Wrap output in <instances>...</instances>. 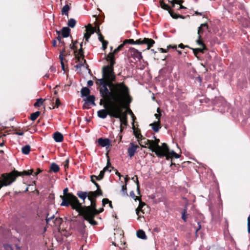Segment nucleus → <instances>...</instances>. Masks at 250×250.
Wrapping results in <instances>:
<instances>
[{
    "instance_id": "1",
    "label": "nucleus",
    "mask_w": 250,
    "mask_h": 250,
    "mask_svg": "<svg viewBox=\"0 0 250 250\" xmlns=\"http://www.w3.org/2000/svg\"><path fill=\"white\" fill-rule=\"evenodd\" d=\"M101 97L100 104L104 103H114L129 105L131 99L129 95L128 87L124 83H109L101 86L99 89Z\"/></svg>"
},
{
    "instance_id": "2",
    "label": "nucleus",
    "mask_w": 250,
    "mask_h": 250,
    "mask_svg": "<svg viewBox=\"0 0 250 250\" xmlns=\"http://www.w3.org/2000/svg\"><path fill=\"white\" fill-rule=\"evenodd\" d=\"M104 109H101L97 112L98 117L101 119H105L107 115L110 117L115 118H119L121 122V129H122V123L124 122V118L122 117L123 111L122 107H125V104H120L114 103H104Z\"/></svg>"
},
{
    "instance_id": "3",
    "label": "nucleus",
    "mask_w": 250,
    "mask_h": 250,
    "mask_svg": "<svg viewBox=\"0 0 250 250\" xmlns=\"http://www.w3.org/2000/svg\"><path fill=\"white\" fill-rule=\"evenodd\" d=\"M156 145L157 146V148L151 147L149 148V149L152 152H154L157 157L159 158L166 157L167 159H168L169 156L167 154L169 153V149L167 145L165 143H163L162 144V146H160L159 145Z\"/></svg>"
},
{
    "instance_id": "4",
    "label": "nucleus",
    "mask_w": 250,
    "mask_h": 250,
    "mask_svg": "<svg viewBox=\"0 0 250 250\" xmlns=\"http://www.w3.org/2000/svg\"><path fill=\"white\" fill-rule=\"evenodd\" d=\"M15 181V176L13 173H5L1 175L0 177V189L3 187L11 185Z\"/></svg>"
},
{
    "instance_id": "5",
    "label": "nucleus",
    "mask_w": 250,
    "mask_h": 250,
    "mask_svg": "<svg viewBox=\"0 0 250 250\" xmlns=\"http://www.w3.org/2000/svg\"><path fill=\"white\" fill-rule=\"evenodd\" d=\"M68 198L70 203V205L71 206L72 208L77 210L80 215L82 214L83 206L80 203L77 197L72 193H69L68 194Z\"/></svg>"
},
{
    "instance_id": "6",
    "label": "nucleus",
    "mask_w": 250,
    "mask_h": 250,
    "mask_svg": "<svg viewBox=\"0 0 250 250\" xmlns=\"http://www.w3.org/2000/svg\"><path fill=\"white\" fill-rule=\"evenodd\" d=\"M102 75L109 83H113L115 81V75L113 68H110L109 65H105L103 67Z\"/></svg>"
},
{
    "instance_id": "7",
    "label": "nucleus",
    "mask_w": 250,
    "mask_h": 250,
    "mask_svg": "<svg viewBox=\"0 0 250 250\" xmlns=\"http://www.w3.org/2000/svg\"><path fill=\"white\" fill-rule=\"evenodd\" d=\"M81 215L84 218L85 220L88 221L91 225L95 226L97 225V222L93 220L95 215L93 213H92V212H91L89 208L86 210L85 213H82V214Z\"/></svg>"
},
{
    "instance_id": "8",
    "label": "nucleus",
    "mask_w": 250,
    "mask_h": 250,
    "mask_svg": "<svg viewBox=\"0 0 250 250\" xmlns=\"http://www.w3.org/2000/svg\"><path fill=\"white\" fill-rule=\"evenodd\" d=\"M38 215L41 220H45L47 224H48L49 222L53 219L55 217L54 214L50 217H49V213L46 209L40 210L38 213Z\"/></svg>"
},
{
    "instance_id": "9",
    "label": "nucleus",
    "mask_w": 250,
    "mask_h": 250,
    "mask_svg": "<svg viewBox=\"0 0 250 250\" xmlns=\"http://www.w3.org/2000/svg\"><path fill=\"white\" fill-rule=\"evenodd\" d=\"M95 99V97L93 95L86 97V98L84 99L85 102L83 105V109H89L90 108V105L95 106L96 105Z\"/></svg>"
},
{
    "instance_id": "10",
    "label": "nucleus",
    "mask_w": 250,
    "mask_h": 250,
    "mask_svg": "<svg viewBox=\"0 0 250 250\" xmlns=\"http://www.w3.org/2000/svg\"><path fill=\"white\" fill-rule=\"evenodd\" d=\"M135 44H146L147 45V49H149L155 43V42L151 39L145 38L143 40L141 39L135 41Z\"/></svg>"
},
{
    "instance_id": "11",
    "label": "nucleus",
    "mask_w": 250,
    "mask_h": 250,
    "mask_svg": "<svg viewBox=\"0 0 250 250\" xmlns=\"http://www.w3.org/2000/svg\"><path fill=\"white\" fill-rule=\"evenodd\" d=\"M129 51L131 57L137 61H140L142 59L143 56L142 53L138 50L131 47L129 48Z\"/></svg>"
},
{
    "instance_id": "12",
    "label": "nucleus",
    "mask_w": 250,
    "mask_h": 250,
    "mask_svg": "<svg viewBox=\"0 0 250 250\" xmlns=\"http://www.w3.org/2000/svg\"><path fill=\"white\" fill-rule=\"evenodd\" d=\"M84 218L83 217L82 221H76L75 222V229L81 234H83L85 232V226L84 224Z\"/></svg>"
},
{
    "instance_id": "13",
    "label": "nucleus",
    "mask_w": 250,
    "mask_h": 250,
    "mask_svg": "<svg viewBox=\"0 0 250 250\" xmlns=\"http://www.w3.org/2000/svg\"><path fill=\"white\" fill-rule=\"evenodd\" d=\"M138 148L137 145H134L133 143H130V146L127 149V153L130 158H132Z\"/></svg>"
},
{
    "instance_id": "14",
    "label": "nucleus",
    "mask_w": 250,
    "mask_h": 250,
    "mask_svg": "<svg viewBox=\"0 0 250 250\" xmlns=\"http://www.w3.org/2000/svg\"><path fill=\"white\" fill-rule=\"evenodd\" d=\"M10 173H13V175L15 176V180L16 178L19 176L22 175H30L33 173V170L31 169L28 171H24L22 172H19L17 170H14Z\"/></svg>"
},
{
    "instance_id": "15",
    "label": "nucleus",
    "mask_w": 250,
    "mask_h": 250,
    "mask_svg": "<svg viewBox=\"0 0 250 250\" xmlns=\"http://www.w3.org/2000/svg\"><path fill=\"white\" fill-rule=\"evenodd\" d=\"M97 190H99V194H97V191H90L88 193L87 196L89 200H95L97 196L102 195L103 192L100 188Z\"/></svg>"
},
{
    "instance_id": "16",
    "label": "nucleus",
    "mask_w": 250,
    "mask_h": 250,
    "mask_svg": "<svg viewBox=\"0 0 250 250\" xmlns=\"http://www.w3.org/2000/svg\"><path fill=\"white\" fill-rule=\"evenodd\" d=\"M97 142L102 147L109 146L110 145V140L108 138H100L98 139Z\"/></svg>"
},
{
    "instance_id": "17",
    "label": "nucleus",
    "mask_w": 250,
    "mask_h": 250,
    "mask_svg": "<svg viewBox=\"0 0 250 250\" xmlns=\"http://www.w3.org/2000/svg\"><path fill=\"white\" fill-rule=\"evenodd\" d=\"M90 202L91 206H83V212L82 213H85L86 210L89 208L90 210L92 212V213L94 214V212L96 211V204L95 203V200H89Z\"/></svg>"
},
{
    "instance_id": "18",
    "label": "nucleus",
    "mask_w": 250,
    "mask_h": 250,
    "mask_svg": "<svg viewBox=\"0 0 250 250\" xmlns=\"http://www.w3.org/2000/svg\"><path fill=\"white\" fill-rule=\"evenodd\" d=\"M53 138L56 142L60 143L63 140V135L59 132H56L53 134Z\"/></svg>"
},
{
    "instance_id": "19",
    "label": "nucleus",
    "mask_w": 250,
    "mask_h": 250,
    "mask_svg": "<svg viewBox=\"0 0 250 250\" xmlns=\"http://www.w3.org/2000/svg\"><path fill=\"white\" fill-rule=\"evenodd\" d=\"M204 29H208V25L206 23L201 24L200 26L198 27V35L199 36V39H201V34L203 33Z\"/></svg>"
},
{
    "instance_id": "20",
    "label": "nucleus",
    "mask_w": 250,
    "mask_h": 250,
    "mask_svg": "<svg viewBox=\"0 0 250 250\" xmlns=\"http://www.w3.org/2000/svg\"><path fill=\"white\" fill-rule=\"evenodd\" d=\"M60 197L62 199V202L61 204V206L68 207L70 205L69 199L68 198V195L67 197L61 195Z\"/></svg>"
},
{
    "instance_id": "21",
    "label": "nucleus",
    "mask_w": 250,
    "mask_h": 250,
    "mask_svg": "<svg viewBox=\"0 0 250 250\" xmlns=\"http://www.w3.org/2000/svg\"><path fill=\"white\" fill-rule=\"evenodd\" d=\"M62 32L63 38H67L70 35V29L68 27H63L62 29Z\"/></svg>"
},
{
    "instance_id": "22",
    "label": "nucleus",
    "mask_w": 250,
    "mask_h": 250,
    "mask_svg": "<svg viewBox=\"0 0 250 250\" xmlns=\"http://www.w3.org/2000/svg\"><path fill=\"white\" fill-rule=\"evenodd\" d=\"M90 92V90L87 87H83L81 90V97H86L89 96Z\"/></svg>"
},
{
    "instance_id": "23",
    "label": "nucleus",
    "mask_w": 250,
    "mask_h": 250,
    "mask_svg": "<svg viewBox=\"0 0 250 250\" xmlns=\"http://www.w3.org/2000/svg\"><path fill=\"white\" fill-rule=\"evenodd\" d=\"M86 31L88 34L92 35L96 32V29L94 28L90 24L86 26Z\"/></svg>"
},
{
    "instance_id": "24",
    "label": "nucleus",
    "mask_w": 250,
    "mask_h": 250,
    "mask_svg": "<svg viewBox=\"0 0 250 250\" xmlns=\"http://www.w3.org/2000/svg\"><path fill=\"white\" fill-rule=\"evenodd\" d=\"M77 194L80 199L83 201H84L87 197H88V193L85 191H78Z\"/></svg>"
},
{
    "instance_id": "25",
    "label": "nucleus",
    "mask_w": 250,
    "mask_h": 250,
    "mask_svg": "<svg viewBox=\"0 0 250 250\" xmlns=\"http://www.w3.org/2000/svg\"><path fill=\"white\" fill-rule=\"evenodd\" d=\"M136 235L139 238L142 239H146V238L145 232L142 229H140L137 231Z\"/></svg>"
},
{
    "instance_id": "26",
    "label": "nucleus",
    "mask_w": 250,
    "mask_h": 250,
    "mask_svg": "<svg viewBox=\"0 0 250 250\" xmlns=\"http://www.w3.org/2000/svg\"><path fill=\"white\" fill-rule=\"evenodd\" d=\"M70 9V7L68 4H65L62 8V14L68 16V11Z\"/></svg>"
},
{
    "instance_id": "27",
    "label": "nucleus",
    "mask_w": 250,
    "mask_h": 250,
    "mask_svg": "<svg viewBox=\"0 0 250 250\" xmlns=\"http://www.w3.org/2000/svg\"><path fill=\"white\" fill-rule=\"evenodd\" d=\"M110 168H113V167L111 166L110 163V159L108 158L106 166L104 168V169L102 171H104V173H105V172L107 171L110 172L111 171V169H109Z\"/></svg>"
},
{
    "instance_id": "28",
    "label": "nucleus",
    "mask_w": 250,
    "mask_h": 250,
    "mask_svg": "<svg viewBox=\"0 0 250 250\" xmlns=\"http://www.w3.org/2000/svg\"><path fill=\"white\" fill-rule=\"evenodd\" d=\"M127 178H125V184L123 185L122 187V192L123 196L127 197L128 196L127 192V188H126V182L127 181Z\"/></svg>"
},
{
    "instance_id": "29",
    "label": "nucleus",
    "mask_w": 250,
    "mask_h": 250,
    "mask_svg": "<svg viewBox=\"0 0 250 250\" xmlns=\"http://www.w3.org/2000/svg\"><path fill=\"white\" fill-rule=\"evenodd\" d=\"M30 146L29 145H26L22 147L21 152L23 154L27 155L30 152Z\"/></svg>"
},
{
    "instance_id": "30",
    "label": "nucleus",
    "mask_w": 250,
    "mask_h": 250,
    "mask_svg": "<svg viewBox=\"0 0 250 250\" xmlns=\"http://www.w3.org/2000/svg\"><path fill=\"white\" fill-rule=\"evenodd\" d=\"M50 169L54 172L56 173L59 171L60 167L58 165L55 163H53L50 166Z\"/></svg>"
},
{
    "instance_id": "31",
    "label": "nucleus",
    "mask_w": 250,
    "mask_h": 250,
    "mask_svg": "<svg viewBox=\"0 0 250 250\" xmlns=\"http://www.w3.org/2000/svg\"><path fill=\"white\" fill-rule=\"evenodd\" d=\"M187 207H185V208L183 209L182 212V219L183 220V221L186 222L187 220Z\"/></svg>"
},
{
    "instance_id": "32",
    "label": "nucleus",
    "mask_w": 250,
    "mask_h": 250,
    "mask_svg": "<svg viewBox=\"0 0 250 250\" xmlns=\"http://www.w3.org/2000/svg\"><path fill=\"white\" fill-rule=\"evenodd\" d=\"M76 21L74 19L71 18L68 21L67 25L71 28H73L75 26Z\"/></svg>"
},
{
    "instance_id": "33",
    "label": "nucleus",
    "mask_w": 250,
    "mask_h": 250,
    "mask_svg": "<svg viewBox=\"0 0 250 250\" xmlns=\"http://www.w3.org/2000/svg\"><path fill=\"white\" fill-rule=\"evenodd\" d=\"M190 49H192L193 50V52L194 54V55L197 57L198 58V56H197V54L199 53V52H202V53H204V50H205V49H204V48H203L202 49V48H190Z\"/></svg>"
},
{
    "instance_id": "34",
    "label": "nucleus",
    "mask_w": 250,
    "mask_h": 250,
    "mask_svg": "<svg viewBox=\"0 0 250 250\" xmlns=\"http://www.w3.org/2000/svg\"><path fill=\"white\" fill-rule=\"evenodd\" d=\"M142 142L144 143L146 145H147L149 146H152V141L147 139L145 138H143L142 139Z\"/></svg>"
},
{
    "instance_id": "35",
    "label": "nucleus",
    "mask_w": 250,
    "mask_h": 250,
    "mask_svg": "<svg viewBox=\"0 0 250 250\" xmlns=\"http://www.w3.org/2000/svg\"><path fill=\"white\" fill-rule=\"evenodd\" d=\"M153 137L155 138V141H152V146L148 147V149H149V148H151V147L157 148V146L156 145H159L160 140H159V139H156L155 136H154Z\"/></svg>"
},
{
    "instance_id": "36",
    "label": "nucleus",
    "mask_w": 250,
    "mask_h": 250,
    "mask_svg": "<svg viewBox=\"0 0 250 250\" xmlns=\"http://www.w3.org/2000/svg\"><path fill=\"white\" fill-rule=\"evenodd\" d=\"M45 100H43L42 98H39L37 100V102L34 104V106L35 107H40L41 106L43 103V102Z\"/></svg>"
},
{
    "instance_id": "37",
    "label": "nucleus",
    "mask_w": 250,
    "mask_h": 250,
    "mask_svg": "<svg viewBox=\"0 0 250 250\" xmlns=\"http://www.w3.org/2000/svg\"><path fill=\"white\" fill-rule=\"evenodd\" d=\"M40 111H36L35 112L31 114L30 116V119L32 121H35L40 115Z\"/></svg>"
},
{
    "instance_id": "38",
    "label": "nucleus",
    "mask_w": 250,
    "mask_h": 250,
    "mask_svg": "<svg viewBox=\"0 0 250 250\" xmlns=\"http://www.w3.org/2000/svg\"><path fill=\"white\" fill-rule=\"evenodd\" d=\"M100 83V84L102 86L103 85H105L106 84L109 83L108 81H107L106 78L103 76L102 79H99L98 80Z\"/></svg>"
},
{
    "instance_id": "39",
    "label": "nucleus",
    "mask_w": 250,
    "mask_h": 250,
    "mask_svg": "<svg viewBox=\"0 0 250 250\" xmlns=\"http://www.w3.org/2000/svg\"><path fill=\"white\" fill-rule=\"evenodd\" d=\"M150 125L151 126L152 129L154 132H157L159 131L160 126L158 125H156L155 123L151 124Z\"/></svg>"
},
{
    "instance_id": "40",
    "label": "nucleus",
    "mask_w": 250,
    "mask_h": 250,
    "mask_svg": "<svg viewBox=\"0 0 250 250\" xmlns=\"http://www.w3.org/2000/svg\"><path fill=\"white\" fill-rule=\"evenodd\" d=\"M95 176H96L95 175H91L90 176V178H91V181L96 186V188H97V189H99V188H100V186L99 185V184L96 182L95 180L93 179L94 178H95Z\"/></svg>"
},
{
    "instance_id": "41",
    "label": "nucleus",
    "mask_w": 250,
    "mask_h": 250,
    "mask_svg": "<svg viewBox=\"0 0 250 250\" xmlns=\"http://www.w3.org/2000/svg\"><path fill=\"white\" fill-rule=\"evenodd\" d=\"M169 13L170 15L175 19H178L179 17H181L180 16L178 15L176 13H175L173 11H172L171 10H169Z\"/></svg>"
},
{
    "instance_id": "42",
    "label": "nucleus",
    "mask_w": 250,
    "mask_h": 250,
    "mask_svg": "<svg viewBox=\"0 0 250 250\" xmlns=\"http://www.w3.org/2000/svg\"><path fill=\"white\" fill-rule=\"evenodd\" d=\"M104 174V171H101L99 175L98 176H95V178L97 180H101L103 178Z\"/></svg>"
},
{
    "instance_id": "43",
    "label": "nucleus",
    "mask_w": 250,
    "mask_h": 250,
    "mask_svg": "<svg viewBox=\"0 0 250 250\" xmlns=\"http://www.w3.org/2000/svg\"><path fill=\"white\" fill-rule=\"evenodd\" d=\"M125 45V43L123 42V43L120 44L117 48H116L113 52H112L113 53H114V54H115L116 53H117V52H118L119 51H120L122 48L124 47V46Z\"/></svg>"
},
{
    "instance_id": "44",
    "label": "nucleus",
    "mask_w": 250,
    "mask_h": 250,
    "mask_svg": "<svg viewBox=\"0 0 250 250\" xmlns=\"http://www.w3.org/2000/svg\"><path fill=\"white\" fill-rule=\"evenodd\" d=\"M114 55L115 54H114L113 53H111L108 54L106 58V61L109 62L111 61L112 59H115Z\"/></svg>"
},
{
    "instance_id": "45",
    "label": "nucleus",
    "mask_w": 250,
    "mask_h": 250,
    "mask_svg": "<svg viewBox=\"0 0 250 250\" xmlns=\"http://www.w3.org/2000/svg\"><path fill=\"white\" fill-rule=\"evenodd\" d=\"M129 195L131 197H132L133 199L135 200V201H137V200H140V198L137 197L133 191H131L129 192Z\"/></svg>"
},
{
    "instance_id": "46",
    "label": "nucleus",
    "mask_w": 250,
    "mask_h": 250,
    "mask_svg": "<svg viewBox=\"0 0 250 250\" xmlns=\"http://www.w3.org/2000/svg\"><path fill=\"white\" fill-rule=\"evenodd\" d=\"M97 34H98V39H99L100 42H103L105 41V40H104V37L102 36V35L100 33V29H99V28H98V32Z\"/></svg>"
},
{
    "instance_id": "47",
    "label": "nucleus",
    "mask_w": 250,
    "mask_h": 250,
    "mask_svg": "<svg viewBox=\"0 0 250 250\" xmlns=\"http://www.w3.org/2000/svg\"><path fill=\"white\" fill-rule=\"evenodd\" d=\"M135 41L133 39H129V40H125L124 41V43L125 44L126 43H129L131 44H135Z\"/></svg>"
},
{
    "instance_id": "48",
    "label": "nucleus",
    "mask_w": 250,
    "mask_h": 250,
    "mask_svg": "<svg viewBox=\"0 0 250 250\" xmlns=\"http://www.w3.org/2000/svg\"><path fill=\"white\" fill-rule=\"evenodd\" d=\"M170 155L172 157H174L175 158H179L180 155L176 153L173 150H172L170 152Z\"/></svg>"
},
{
    "instance_id": "49",
    "label": "nucleus",
    "mask_w": 250,
    "mask_h": 250,
    "mask_svg": "<svg viewBox=\"0 0 250 250\" xmlns=\"http://www.w3.org/2000/svg\"><path fill=\"white\" fill-rule=\"evenodd\" d=\"M161 7L164 9L167 10L168 11H169V10H171L168 4L164 3L161 4Z\"/></svg>"
},
{
    "instance_id": "50",
    "label": "nucleus",
    "mask_w": 250,
    "mask_h": 250,
    "mask_svg": "<svg viewBox=\"0 0 250 250\" xmlns=\"http://www.w3.org/2000/svg\"><path fill=\"white\" fill-rule=\"evenodd\" d=\"M201 39H199V38L198 39V40H196V42L199 44V45H202L204 49H207V48L205 46V44H204V43L200 40Z\"/></svg>"
},
{
    "instance_id": "51",
    "label": "nucleus",
    "mask_w": 250,
    "mask_h": 250,
    "mask_svg": "<svg viewBox=\"0 0 250 250\" xmlns=\"http://www.w3.org/2000/svg\"><path fill=\"white\" fill-rule=\"evenodd\" d=\"M3 247L5 250H13L11 246L9 244H4Z\"/></svg>"
},
{
    "instance_id": "52",
    "label": "nucleus",
    "mask_w": 250,
    "mask_h": 250,
    "mask_svg": "<svg viewBox=\"0 0 250 250\" xmlns=\"http://www.w3.org/2000/svg\"><path fill=\"white\" fill-rule=\"evenodd\" d=\"M79 53L81 55V56L83 58V59L84 61V62L85 63L86 62V60L83 59L84 55H83V51L82 47H81L80 49H79Z\"/></svg>"
},
{
    "instance_id": "53",
    "label": "nucleus",
    "mask_w": 250,
    "mask_h": 250,
    "mask_svg": "<svg viewBox=\"0 0 250 250\" xmlns=\"http://www.w3.org/2000/svg\"><path fill=\"white\" fill-rule=\"evenodd\" d=\"M83 65H84V63H83L82 62H80L79 64L75 65V67L77 69H81V67Z\"/></svg>"
},
{
    "instance_id": "54",
    "label": "nucleus",
    "mask_w": 250,
    "mask_h": 250,
    "mask_svg": "<svg viewBox=\"0 0 250 250\" xmlns=\"http://www.w3.org/2000/svg\"><path fill=\"white\" fill-rule=\"evenodd\" d=\"M138 200L140 202H139V207L137 208H138L139 210H140V209H141L143 207V206H145L146 204L145 203L141 202L140 199V200Z\"/></svg>"
},
{
    "instance_id": "55",
    "label": "nucleus",
    "mask_w": 250,
    "mask_h": 250,
    "mask_svg": "<svg viewBox=\"0 0 250 250\" xmlns=\"http://www.w3.org/2000/svg\"><path fill=\"white\" fill-rule=\"evenodd\" d=\"M248 232L250 233V215L248 217Z\"/></svg>"
},
{
    "instance_id": "56",
    "label": "nucleus",
    "mask_w": 250,
    "mask_h": 250,
    "mask_svg": "<svg viewBox=\"0 0 250 250\" xmlns=\"http://www.w3.org/2000/svg\"><path fill=\"white\" fill-rule=\"evenodd\" d=\"M109 200L107 198H104L102 200V205L103 206H104L106 204L109 203Z\"/></svg>"
},
{
    "instance_id": "57",
    "label": "nucleus",
    "mask_w": 250,
    "mask_h": 250,
    "mask_svg": "<svg viewBox=\"0 0 250 250\" xmlns=\"http://www.w3.org/2000/svg\"><path fill=\"white\" fill-rule=\"evenodd\" d=\"M102 43V48L103 50H105L107 47V45L108 44V42L105 41L104 42H103Z\"/></svg>"
},
{
    "instance_id": "58",
    "label": "nucleus",
    "mask_w": 250,
    "mask_h": 250,
    "mask_svg": "<svg viewBox=\"0 0 250 250\" xmlns=\"http://www.w3.org/2000/svg\"><path fill=\"white\" fill-rule=\"evenodd\" d=\"M132 180H133L134 182L136 183V185H139V181H138V177L137 176H133L132 178H131Z\"/></svg>"
},
{
    "instance_id": "59",
    "label": "nucleus",
    "mask_w": 250,
    "mask_h": 250,
    "mask_svg": "<svg viewBox=\"0 0 250 250\" xmlns=\"http://www.w3.org/2000/svg\"><path fill=\"white\" fill-rule=\"evenodd\" d=\"M68 189L67 188H65L63 190V193L64 197H67V195L70 193H68Z\"/></svg>"
},
{
    "instance_id": "60",
    "label": "nucleus",
    "mask_w": 250,
    "mask_h": 250,
    "mask_svg": "<svg viewBox=\"0 0 250 250\" xmlns=\"http://www.w3.org/2000/svg\"><path fill=\"white\" fill-rule=\"evenodd\" d=\"M110 62V68H113V66L115 64V59H112L111 61H109Z\"/></svg>"
},
{
    "instance_id": "61",
    "label": "nucleus",
    "mask_w": 250,
    "mask_h": 250,
    "mask_svg": "<svg viewBox=\"0 0 250 250\" xmlns=\"http://www.w3.org/2000/svg\"><path fill=\"white\" fill-rule=\"evenodd\" d=\"M90 36H91V35L88 34L87 33H85L84 35V38H85V41L86 42H88L89 41V39L90 38Z\"/></svg>"
},
{
    "instance_id": "62",
    "label": "nucleus",
    "mask_w": 250,
    "mask_h": 250,
    "mask_svg": "<svg viewBox=\"0 0 250 250\" xmlns=\"http://www.w3.org/2000/svg\"><path fill=\"white\" fill-rule=\"evenodd\" d=\"M103 211H104L103 208H101L99 210H97L96 209V211L94 212V215H95L98 214L99 213L103 212Z\"/></svg>"
},
{
    "instance_id": "63",
    "label": "nucleus",
    "mask_w": 250,
    "mask_h": 250,
    "mask_svg": "<svg viewBox=\"0 0 250 250\" xmlns=\"http://www.w3.org/2000/svg\"><path fill=\"white\" fill-rule=\"evenodd\" d=\"M59 59L61 61V63H63V55L62 54V53H60V55H59Z\"/></svg>"
},
{
    "instance_id": "64",
    "label": "nucleus",
    "mask_w": 250,
    "mask_h": 250,
    "mask_svg": "<svg viewBox=\"0 0 250 250\" xmlns=\"http://www.w3.org/2000/svg\"><path fill=\"white\" fill-rule=\"evenodd\" d=\"M93 82L92 80H89L87 81V85L89 86H91L93 85Z\"/></svg>"
}]
</instances>
